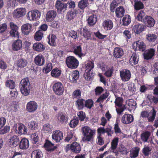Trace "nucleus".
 Here are the masks:
<instances>
[{
	"label": "nucleus",
	"instance_id": "39448f33",
	"mask_svg": "<svg viewBox=\"0 0 158 158\" xmlns=\"http://www.w3.org/2000/svg\"><path fill=\"white\" fill-rule=\"evenodd\" d=\"M16 133L20 134H24L27 133V127L23 124L19 123L15 124L13 127Z\"/></svg>",
	"mask_w": 158,
	"mask_h": 158
},
{
	"label": "nucleus",
	"instance_id": "69168bd1",
	"mask_svg": "<svg viewBox=\"0 0 158 158\" xmlns=\"http://www.w3.org/2000/svg\"><path fill=\"white\" fill-rule=\"evenodd\" d=\"M28 126L31 130H35L37 127V123L35 121H32L30 122Z\"/></svg>",
	"mask_w": 158,
	"mask_h": 158
},
{
	"label": "nucleus",
	"instance_id": "aec40b11",
	"mask_svg": "<svg viewBox=\"0 0 158 158\" xmlns=\"http://www.w3.org/2000/svg\"><path fill=\"white\" fill-rule=\"evenodd\" d=\"M26 13V10L25 8H20L14 11L13 15L14 17L19 18L24 15Z\"/></svg>",
	"mask_w": 158,
	"mask_h": 158
},
{
	"label": "nucleus",
	"instance_id": "423d86ee",
	"mask_svg": "<svg viewBox=\"0 0 158 158\" xmlns=\"http://www.w3.org/2000/svg\"><path fill=\"white\" fill-rule=\"evenodd\" d=\"M156 111L154 108H153L148 113V112L147 111H144L141 112V115L143 117H148V120L149 122H153L156 116Z\"/></svg>",
	"mask_w": 158,
	"mask_h": 158
},
{
	"label": "nucleus",
	"instance_id": "b1692460",
	"mask_svg": "<svg viewBox=\"0 0 158 158\" xmlns=\"http://www.w3.org/2000/svg\"><path fill=\"white\" fill-rule=\"evenodd\" d=\"M155 50L151 48L145 51L144 53V57L145 59L148 60L152 58L154 56Z\"/></svg>",
	"mask_w": 158,
	"mask_h": 158
},
{
	"label": "nucleus",
	"instance_id": "c9c22d12",
	"mask_svg": "<svg viewBox=\"0 0 158 158\" xmlns=\"http://www.w3.org/2000/svg\"><path fill=\"white\" fill-rule=\"evenodd\" d=\"M139 148H132L130 151V156L131 158H135L138 156Z\"/></svg>",
	"mask_w": 158,
	"mask_h": 158
},
{
	"label": "nucleus",
	"instance_id": "4d7b16f0",
	"mask_svg": "<svg viewBox=\"0 0 158 158\" xmlns=\"http://www.w3.org/2000/svg\"><path fill=\"white\" fill-rule=\"evenodd\" d=\"M123 99L120 97H117L116 96V99L114 101V103L116 105L115 107L116 106L118 107H120L121 106H123Z\"/></svg>",
	"mask_w": 158,
	"mask_h": 158
},
{
	"label": "nucleus",
	"instance_id": "0eeeda50",
	"mask_svg": "<svg viewBox=\"0 0 158 158\" xmlns=\"http://www.w3.org/2000/svg\"><path fill=\"white\" fill-rule=\"evenodd\" d=\"M133 49L135 50H139L143 52L146 48V46L144 42L141 40L135 42L133 44Z\"/></svg>",
	"mask_w": 158,
	"mask_h": 158
},
{
	"label": "nucleus",
	"instance_id": "774afa93",
	"mask_svg": "<svg viewBox=\"0 0 158 158\" xmlns=\"http://www.w3.org/2000/svg\"><path fill=\"white\" fill-rule=\"evenodd\" d=\"M97 144L100 145H102L104 143V140L102 137V135H97Z\"/></svg>",
	"mask_w": 158,
	"mask_h": 158
},
{
	"label": "nucleus",
	"instance_id": "2eb2a0df",
	"mask_svg": "<svg viewBox=\"0 0 158 158\" xmlns=\"http://www.w3.org/2000/svg\"><path fill=\"white\" fill-rule=\"evenodd\" d=\"M19 141L18 137L16 135L11 137L9 139V144L12 148L17 146L19 144Z\"/></svg>",
	"mask_w": 158,
	"mask_h": 158
},
{
	"label": "nucleus",
	"instance_id": "13d9d810",
	"mask_svg": "<svg viewBox=\"0 0 158 158\" xmlns=\"http://www.w3.org/2000/svg\"><path fill=\"white\" fill-rule=\"evenodd\" d=\"M61 73V71L58 69H54L51 72L52 76L55 77L60 76Z\"/></svg>",
	"mask_w": 158,
	"mask_h": 158
},
{
	"label": "nucleus",
	"instance_id": "e2e57ef3",
	"mask_svg": "<svg viewBox=\"0 0 158 158\" xmlns=\"http://www.w3.org/2000/svg\"><path fill=\"white\" fill-rule=\"evenodd\" d=\"M151 149L148 146H145L143 149V153L146 156H148L149 154Z\"/></svg>",
	"mask_w": 158,
	"mask_h": 158
},
{
	"label": "nucleus",
	"instance_id": "bb28decb",
	"mask_svg": "<svg viewBox=\"0 0 158 158\" xmlns=\"http://www.w3.org/2000/svg\"><path fill=\"white\" fill-rule=\"evenodd\" d=\"M139 60V56L135 52H133L129 60L130 64L133 65L137 64L138 63Z\"/></svg>",
	"mask_w": 158,
	"mask_h": 158
},
{
	"label": "nucleus",
	"instance_id": "f3484780",
	"mask_svg": "<svg viewBox=\"0 0 158 158\" xmlns=\"http://www.w3.org/2000/svg\"><path fill=\"white\" fill-rule=\"evenodd\" d=\"M145 27L144 25L137 23L133 27V30L135 33L139 34L144 31Z\"/></svg>",
	"mask_w": 158,
	"mask_h": 158
},
{
	"label": "nucleus",
	"instance_id": "338daca9",
	"mask_svg": "<svg viewBox=\"0 0 158 158\" xmlns=\"http://www.w3.org/2000/svg\"><path fill=\"white\" fill-rule=\"evenodd\" d=\"M31 140L33 143H37L39 140L38 135L35 133L32 134L31 135Z\"/></svg>",
	"mask_w": 158,
	"mask_h": 158
},
{
	"label": "nucleus",
	"instance_id": "a211bd4d",
	"mask_svg": "<svg viewBox=\"0 0 158 158\" xmlns=\"http://www.w3.org/2000/svg\"><path fill=\"white\" fill-rule=\"evenodd\" d=\"M55 6L59 13L64 12L65 10L66 6L64 4L59 0L56 2Z\"/></svg>",
	"mask_w": 158,
	"mask_h": 158
},
{
	"label": "nucleus",
	"instance_id": "bf43d9fd",
	"mask_svg": "<svg viewBox=\"0 0 158 158\" xmlns=\"http://www.w3.org/2000/svg\"><path fill=\"white\" fill-rule=\"evenodd\" d=\"M6 85L11 89L15 88V83L13 80H9L6 82Z\"/></svg>",
	"mask_w": 158,
	"mask_h": 158
},
{
	"label": "nucleus",
	"instance_id": "4be33fe9",
	"mask_svg": "<svg viewBox=\"0 0 158 158\" xmlns=\"http://www.w3.org/2000/svg\"><path fill=\"white\" fill-rule=\"evenodd\" d=\"M58 122L62 124H65L68 121V118L64 113H59L57 115Z\"/></svg>",
	"mask_w": 158,
	"mask_h": 158
},
{
	"label": "nucleus",
	"instance_id": "f03ea898",
	"mask_svg": "<svg viewBox=\"0 0 158 158\" xmlns=\"http://www.w3.org/2000/svg\"><path fill=\"white\" fill-rule=\"evenodd\" d=\"M94 67V62L88 61L86 65L85 73L84 74L85 79L87 80H90L94 75L92 69Z\"/></svg>",
	"mask_w": 158,
	"mask_h": 158
},
{
	"label": "nucleus",
	"instance_id": "5fc2aeb1",
	"mask_svg": "<svg viewBox=\"0 0 158 158\" xmlns=\"http://www.w3.org/2000/svg\"><path fill=\"white\" fill-rule=\"evenodd\" d=\"M20 90L22 94L24 96L28 95L30 92V87H20Z\"/></svg>",
	"mask_w": 158,
	"mask_h": 158
},
{
	"label": "nucleus",
	"instance_id": "c03bdc74",
	"mask_svg": "<svg viewBox=\"0 0 158 158\" xmlns=\"http://www.w3.org/2000/svg\"><path fill=\"white\" fill-rule=\"evenodd\" d=\"M85 101L83 99H78L76 102V105L79 110L82 109L84 106Z\"/></svg>",
	"mask_w": 158,
	"mask_h": 158
},
{
	"label": "nucleus",
	"instance_id": "c756f323",
	"mask_svg": "<svg viewBox=\"0 0 158 158\" xmlns=\"http://www.w3.org/2000/svg\"><path fill=\"white\" fill-rule=\"evenodd\" d=\"M33 48L35 51L38 52H42L45 49V47L41 43L37 42L33 44Z\"/></svg>",
	"mask_w": 158,
	"mask_h": 158
},
{
	"label": "nucleus",
	"instance_id": "9b49d317",
	"mask_svg": "<svg viewBox=\"0 0 158 158\" xmlns=\"http://www.w3.org/2000/svg\"><path fill=\"white\" fill-rule=\"evenodd\" d=\"M131 74L130 71L127 69H124L120 72V76L123 81H128L130 79Z\"/></svg>",
	"mask_w": 158,
	"mask_h": 158
},
{
	"label": "nucleus",
	"instance_id": "5701e85b",
	"mask_svg": "<svg viewBox=\"0 0 158 158\" xmlns=\"http://www.w3.org/2000/svg\"><path fill=\"white\" fill-rule=\"evenodd\" d=\"M102 26L105 30H111L113 27V22L111 20H106L103 22Z\"/></svg>",
	"mask_w": 158,
	"mask_h": 158
},
{
	"label": "nucleus",
	"instance_id": "7ed1b4c3",
	"mask_svg": "<svg viewBox=\"0 0 158 158\" xmlns=\"http://www.w3.org/2000/svg\"><path fill=\"white\" fill-rule=\"evenodd\" d=\"M66 63L69 68L74 69L77 67L79 62L78 60L74 57L70 56L67 58Z\"/></svg>",
	"mask_w": 158,
	"mask_h": 158
},
{
	"label": "nucleus",
	"instance_id": "72a5a7b5",
	"mask_svg": "<svg viewBox=\"0 0 158 158\" xmlns=\"http://www.w3.org/2000/svg\"><path fill=\"white\" fill-rule=\"evenodd\" d=\"M78 13V11L76 9L74 10L73 11H69L66 15V18L69 20H71L75 17Z\"/></svg>",
	"mask_w": 158,
	"mask_h": 158
},
{
	"label": "nucleus",
	"instance_id": "4c0bfd02",
	"mask_svg": "<svg viewBox=\"0 0 158 158\" xmlns=\"http://www.w3.org/2000/svg\"><path fill=\"white\" fill-rule=\"evenodd\" d=\"M44 147L48 151H53L55 149L54 145L48 140L46 141L44 144Z\"/></svg>",
	"mask_w": 158,
	"mask_h": 158
},
{
	"label": "nucleus",
	"instance_id": "6ab92c4d",
	"mask_svg": "<svg viewBox=\"0 0 158 158\" xmlns=\"http://www.w3.org/2000/svg\"><path fill=\"white\" fill-rule=\"evenodd\" d=\"M133 116L129 114H126L123 115L122 119L121 122L124 124H128L133 121Z\"/></svg>",
	"mask_w": 158,
	"mask_h": 158
},
{
	"label": "nucleus",
	"instance_id": "6e6d98bb",
	"mask_svg": "<svg viewBox=\"0 0 158 158\" xmlns=\"http://www.w3.org/2000/svg\"><path fill=\"white\" fill-rule=\"evenodd\" d=\"M88 4V2L87 0H81L79 2L78 5L80 8L83 9L87 7Z\"/></svg>",
	"mask_w": 158,
	"mask_h": 158
},
{
	"label": "nucleus",
	"instance_id": "a19ab883",
	"mask_svg": "<svg viewBox=\"0 0 158 158\" xmlns=\"http://www.w3.org/2000/svg\"><path fill=\"white\" fill-rule=\"evenodd\" d=\"M134 8L136 10H138L143 8V3L140 1L138 0H134Z\"/></svg>",
	"mask_w": 158,
	"mask_h": 158
},
{
	"label": "nucleus",
	"instance_id": "4468645a",
	"mask_svg": "<svg viewBox=\"0 0 158 158\" xmlns=\"http://www.w3.org/2000/svg\"><path fill=\"white\" fill-rule=\"evenodd\" d=\"M79 77V73L78 71L75 70L70 74L69 76V80L71 83H76Z\"/></svg>",
	"mask_w": 158,
	"mask_h": 158
},
{
	"label": "nucleus",
	"instance_id": "603ef678",
	"mask_svg": "<svg viewBox=\"0 0 158 158\" xmlns=\"http://www.w3.org/2000/svg\"><path fill=\"white\" fill-rule=\"evenodd\" d=\"M118 138L115 137L112 140L111 148L112 150H114L116 148L118 144Z\"/></svg>",
	"mask_w": 158,
	"mask_h": 158
},
{
	"label": "nucleus",
	"instance_id": "473e14b6",
	"mask_svg": "<svg viewBox=\"0 0 158 158\" xmlns=\"http://www.w3.org/2000/svg\"><path fill=\"white\" fill-rule=\"evenodd\" d=\"M97 17L96 15H90L87 19V22L90 26H92L96 23Z\"/></svg>",
	"mask_w": 158,
	"mask_h": 158
},
{
	"label": "nucleus",
	"instance_id": "09e8293b",
	"mask_svg": "<svg viewBox=\"0 0 158 158\" xmlns=\"http://www.w3.org/2000/svg\"><path fill=\"white\" fill-rule=\"evenodd\" d=\"M52 126L48 123H46L43 126L42 130L45 133H48L52 131Z\"/></svg>",
	"mask_w": 158,
	"mask_h": 158
},
{
	"label": "nucleus",
	"instance_id": "1a4fd4ad",
	"mask_svg": "<svg viewBox=\"0 0 158 158\" xmlns=\"http://www.w3.org/2000/svg\"><path fill=\"white\" fill-rule=\"evenodd\" d=\"M38 104L34 101L28 102L26 105V110L29 112L33 113L38 108Z\"/></svg>",
	"mask_w": 158,
	"mask_h": 158
},
{
	"label": "nucleus",
	"instance_id": "412c9836",
	"mask_svg": "<svg viewBox=\"0 0 158 158\" xmlns=\"http://www.w3.org/2000/svg\"><path fill=\"white\" fill-rule=\"evenodd\" d=\"M34 61L37 65L42 66L44 64V58L42 55L39 54L35 57Z\"/></svg>",
	"mask_w": 158,
	"mask_h": 158
},
{
	"label": "nucleus",
	"instance_id": "7c9ffc66",
	"mask_svg": "<svg viewBox=\"0 0 158 158\" xmlns=\"http://www.w3.org/2000/svg\"><path fill=\"white\" fill-rule=\"evenodd\" d=\"M123 54L124 52L122 48L117 47L114 49V56L116 58L121 57Z\"/></svg>",
	"mask_w": 158,
	"mask_h": 158
},
{
	"label": "nucleus",
	"instance_id": "de8ad7c7",
	"mask_svg": "<svg viewBox=\"0 0 158 158\" xmlns=\"http://www.w3.org/2000/svg\"><path fill=\"white\" fill-rule=\"evenodd\" d=\"M131 21V18L129 15H125L122 19L123 24L124 26H127L129 24Z\"/></svg>",
	"mask_w": 158,
	"mask_h": 158
},
{
	"label": "nucleus",
	"instance_id": "a18cd8bd",
	"mask_svg": "<svg viewBox=\"0 0 158 158\" xmlns=\"http://www.w3.org/2000/svg\"><path fill=\"white\" fill-rule=\"evenodd\" d=\"M56 37L54 35H49L48 37V44L51 45L55 46L56 44Z\"/></svg>",
	"mask_w": 158,
	"mask_h": 158
},
{
	"label": "nucleus",
	"instance_id": "f704fd0d",
	"mask_svg": "<svg viewBox=\"0 0 158 158\" xmlns=\"http://www.w3.org/2000/svg\"><path fill=\"white\" fill-rule=\"evenodd\" d=\"M73 52L79 57L81 58L84 56L85 55L82 53L81 47L80 46H76L74 48Z\"/></svg>",
	"mask_w": 158,
	"mask_h": 158
},
{
	"label": "nucleus",
	"instance_id": "6e6552de",
	"mask_svg": "<svg viewBox=\"0 0 158 158\" xmlns=\"http://www.w3.org/2000/svg\"><path fill=\"white\" fill-rule=\"evenodd\" d=\"M53 89L55 93L58 95H62L64 91L63 85L60 82H58L55 83L53 86Z\"/></svg>",
	"mask_w": 158,
	"mask_h": 158
},
{
	"label": "nucleus",
	"instance_id": "9d476101",
	"mask_svg": "<svg viewBox=\"0 0 158 158\" xmlns=\"http://www.w3.org/2000/svg\"><path fill=\"white\" fill-rule=\"evenodd\" d=\"M10 26L11 29L10 31V35L12 37L19 38V34L18 31V27L12 22L10 23Z\"/></svg>",
	"mask_w": 158,
	"mask_h": 158
},
{
	"label": "nucleus",
	"instance_id": "ddd939ff",
	"mask_svg": "<svg viewBox=\"0 0 158 158\" xmlns=\"http://www.w3.org/2000/svg\"><path fill=\"white\" fill-rule=\"evenodd\" d=\"M32 25L31 24L27 23L21 26V31L24 35H27L32 31Z\"/></svg>",
	"mask_w": 158,
	"mask_h": 158
},
{
	"label": "nucleus",
	"instance_id": "680f3d73",
	"mask_svg": "<svg viewBox=\"0 0 158 158\" xmlns=\"http://www.w3.org/2000/svg\"><path fill=\"white\" fill-rule=\"evenodd\" d=\"M118 152L122 155H126L128 153L127 148L122 145L120 146L118 149Z\"/></svg>",
	"mask_w": 158,
	"mask_h": 158
},
{
	"label": "nucleus",
	"instance_id": "e433bc0d",
	"mask_svg": "<svg viewBox=\"0 0 158 158\" xmlns=\"http://www.w3.org/2000/svg\"><path fill=\"white\" fill-rule=\"evenodd\" d=\"M125 10L122 6H120L117 8L116 10V16L118 18H121L124 15Z\"/></svg>",
	"mask_w": 158,
	"mask_h": 158
},
{
	"label": "nucleus",
	"instance_id": "37998d69",
	"mask_svg": "<svg viewBox=\"0 0 158 158\" xmlns=\"http://www.w3.org/2000/svg\"><path fill=\"white\" fill-rule=\"evenodd\" d=\"M150 135L151 133L148 131L143 133L141 135V140L144 142H148Z\"/></svg>",
	"mask_w": 158,
	"mask_h": 158
},
{
	"label": "nucleus",
	"instance_id": "864d4df0",
	"mask_svg": "<svg viewBox=\"0 0 158 158\" xmlns=\"http://www.w3.org/2000/svg\"><path fill=\"white\" fill-rule=\"evenodd\" d=\"M43 33L42 31L39 30L35 33L34 36V39L37 41L40 40L42 38Z\"/></svg>",
	"mask_w": 158,
	"mask_h": 158
},
{
	"label": "nucleus",
	"instance_id": "dca6fc26",
	"mask_svg": "<svg viewBox=\"0 0 158 158\" xmlns=\"http://www.w3.org/2000/svg\"><path fill=\"white\" fill-rule=\"evenodd\" d=\"M146 18L144 19V23L148 27H153L155 23V21L154 19L150 16H146Z\"/></svg>",
	"mask_w": 158,
	"mask_h": 158
},
{
	"label": "nucleus",
	"instance_id": "20e7f679",
	"mask_svg": "<svg viewBox=\"0 0 158 158\" xmlns=\"http://www.w3.org/2000/svg\"><path fill=\"white\" fill-rule=\"evenodd\" d=\"M40 12L37 10L29 11L27 15L28 19L32 21L38 20L40 18Z\"/></svg>",
	"mask_w": 158,
	"mask_h": 158
},
{
	"label": "nucleus",
	"instance_id": "58836bf2",
	"mask_svg": "<svg viewBox=\"0 0 158 158\" xmlns=\"http://www.w3.org/2000/svg\"><path fill=\"white\" fill-rule=\"evenodd\" d=\"M146 16H148L146 15L145 13L143 10H141L138 14L136 19L139 21L144 22V19L146 18Z\"/></svg>",
	"mask_w": 158,
	"mask_h": 158
},
{
	"label": "nucleus",
	"instance_id": "cd10ccee",
	"mask_svg": "<svg viewBox=\"0 0 158 158\" xmlns=\"http://www.w3.org/2000/svg\"><path fill=\"white\" fill-rule=\"evenodd\" d=\"M19 148L21 149H26L29 147V142L26 138L22 139L19 143Z\"/></svg>",
	"mask_w": 158,
	"mask_h": 158
},
{
	"label": "nucleus",
	"instance_id": "2f4dec72",
	"mask_svg": "<svg viewBox=\"0 0 158 158\" xmlns=\"http://www.w3.org/2000/svg\"><path fill=\"white\" fill-rule=\"evenodd\" d=\"M70 149L72 152L75 153L79 152L81 150L80 145L76 142H74L71 144Z\"/></svg>",
	"mask_w": 158,
	"mask_h": 158
},
{
	"label": "nucleus",
	"instance_id": "79ce46f5",
	"mask_svg": "<svg viewBox=\"0 0 158 158\" xmlns=\"http://www.w3.org/2000/svg\"><path fill=\"white\" fill-rule=\"evenodd\" d=\"M127 104L131 109L134 110L136 107V103L135 101L133 99L128 100L126 101Z\"/></svg>",
	"mask_w": 158,
	"mask_h": 158
},
{
	"label": "nucleus",
	"instance_id": "ea45409f",
	"mask_svg": "<svg viewBox=\"0 0 158 158\" xmlns=\"http://www.w3.org/2000/svg\"><path fill=\"white\" fill-rule=\"evenodd\" d=\"M43 154L42 152L39 150L33 151L31 153V158H42Z\"/></svg>",
	"mask_w": 158,
	"mask_h": 158
},
{
	"label": "nucleus",
	"instance_id": "0e129e2a",
	"mask_svg": "<svg viewBox=\"0 0 158 158\" xmlns=\"http://www.w3.org/2000/svg\"><path fill=\"white\" fill-rule=\"evenodd\" d=\"M78 122V119L77 118L71 120L69 123L70 127L72 128L75 127L77 125Z\"/></svg>",
	"mask_w": 158,
	"mask_h": 158
},
{
	"label": "nucleus",
	"instance_id": "a878e982",
	"mask_svg": "<svg viewBox=\"0 0 158 158\" xmlns=\"http://www.w3.org/2000/svg\"><path fill=\"white\" fill-rule=\"evenodd\" d=\"M56 15V11L51 10L48 11L46 14V20L47 22H51L53 20Z\"/></svg>",
	"mask_w": 158,
	"mask_h": 158
},
{
	"label": "nucleus",
	"instance_id": "c85d7f7f",
	"mask_svg": "<svg viewBox=\"0 0 158 158\" xmlns=\"http://www.w3.org/2000/svg\"><path fill=\"white\" fill-rule=\"evenodd\" d=\"M80 33L87 40L89 39L90 38V33L86 27L81 28L80 30Z\"/></svg>",
	"mask_w": 158,
	"mask_h": 158
},
{
	"label": "nucleus",
	"instance_id": "052dcab7",
	"mask_svg": "<svg viewBox=\"0 0 158 158\" xmlns=\"http://www.w3.org/2000/svg\"><path fill=\"white\" fill-rule=\"evenodd\" d=\"M52 68V64L51 63H47L46 66L44 69L43 71L45 73H47L51 70Z\"/></svg>",
	"mask_w": 158,
	"mask_h": 158
},
{
	"label": "nucleus",
	"instance_id": "49530a36",
	"mask_svg": "<svg viewBox=\"0 0 158 158\" xmlns=\"http://www.w3.org/2000/svg\"><path fill=\"white\" fill-rule=\"evenodd\" d=\"M27 61L26 60L20 59L18 60L17 64L19 67L23 68L27 65Z\"/></svg>",
	"mask_w": 158,
	"mask_h": 158
},
{
	"label": "nucleus",
	"instance_id": "393cba45",
	"mask_svg": "<svg viewBox=\"0 0 158 158\" xmlns=\"http://www.w3.org/2000/svg\"><path fill=\"white\" fill-rule=\"evenodd\" d=\"M22 47V43L20 40H15L13 43L12 47L14 51H18L21 49Z\"/></svg>",
	"mask_w": 158,
	"mask_h": 158
},
{
	"label": "nucleus",
	"instance_id": "3c124183",
	"mask_svg": "<svg viewBox=\"0 0 158 158\" xmlns=\"http://www.w3.org/2000/svg\"><path fill=\"white\" fill-rule=\"evenodd\" d=\"M21 87H30V82L28 78H24L21 81Z\"/></svg>",
	"mask_w": 158,
	"mask_h": 158
},
{
	"label": "nucleus",
	"instance_id": "f8f14e48",
	"mask_svg": "<svg viewBox=\"0 0 158 158\" xmlns=\"http://www.w3.org/2000/svg\"><path fill=\"white\" fill-rule=\"evenodd\" d=\"M52 138L56 142H58L63 138V133L59 130H57L53 132Z\"/></svg>",
	"mask_w": 158,
	"mask_h": 158
},
{
	"label": "nucleus",
	"instance_id": "f257e3e1",
	"mask_svg": "<svg viewBox=\"0 0 158 158\" xmlns=\"http://www.w3.org/2000/svg\"><path fill=\"white\" fill-rule=\"evenodd\" d=\"M81 130L84 136L82 140L84 142H89L92 140L95 135V131L88 126L82 127Z\"/></svg>",
	"mask_w": 158,
	"mask_h": 158
},
{
	"label": "nucleus",
	"instance_id": "8fccbe9b",
	"mask_svg": "<svg viewBox=\"0 0 158 158\" xmlns=\"http://www.w3.org/2000/svg\"><path fill=\"white\" fill-rule=\"evenodd\" d=\"M146 39L149 42H154L157 38L156 35L153 34L148 33L146 35Z\"/></svg>",
	"mask_w": 158,
	"mask_h": 158
}]
</instances>
